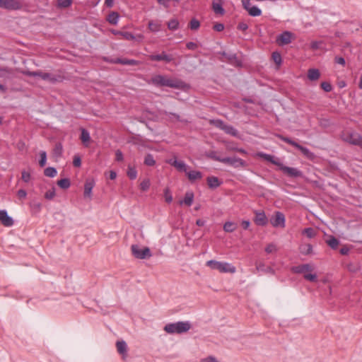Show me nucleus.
I'll list each match as a JSON object with an SVG mask.
<instances>
[{"label": "nucleus", "instance_id": "f257e3e1", "mask_svg": "<svg viewBox=\"0 0 362 362\" xmlns=\"http://www.w3.org/2000/svg\"><path fill=\"white\" fill-rule=\"evenodd\" d=\"M257 156L278 166L280 170H281L284 174L290 177H300L303 176L302 171L296 168L287 167L284 165L280 161L279 158H275L274 156L265 153L264 152H258Z\"/></svg>", "mask_w": 362, "mask_h": 362}, {"label": "nucleus", "instance_id": "f03ea898", "mask_svg": "<svg viewBox=\"0 0 362 362\" xmlns=\"http://www.w3.org/2000/svg\"><path fill=\"white\" fill-rule=\"evenodd\" d=\"M149 83L158 87L166 86L178 89L183 88L185 86V83L182 81L169 78L161 74H158L153 76L151 78Z\"/></svg>", "mask_w": 362, "mask_h": 362}, {"label": "nucleus", "instance_id": "7ed1b4c3", "mask_svg": "<svg viewBox=\"0 0 362 362\" xmlns=\"http://www.w3.org/2000/svg\"><path fill=\"white\" fill-rule=\"evenodd\" d=\"M206 265L212 269L218 270L221 273L234 274L236 272L235 266L226 262H218L211 259L207 261Z\"/></svg>", "mask_w": 362, "mask_h": 362}, {"label": "nucleus", "instance_id": "20e7f679", "mask_svg": "<svg viewBox=\"0 0 362 362\" xmlns=\"http://www.w3.org/2000/svg\"><path fill=\"white\" fill-rule=\"evenodd\" d=\"M189 329L190 324L188 322L170 323L164 327V330L169 334H182L187 332Z\"/></svg>", "mask_w": 362, "mask_h": 362}, {"label": "nucleus", "instance_id": "39448f33", "mask_svg": "<svg viewBox=\"0 0 362 362\" xmlns=\"http://www.w3.org/2000/svg\"><path fill=\"white\" fill-rule=\"evenodd\" d=\"M23 74L28 76H39L44 81H47L52 83L61 81L62 77L59 75H54L49 73L42 72L41 71H23Z\"/></svg>", "mask_w": 362, "mask_h": 362}, {"label": "nucleus", "instance_id": "423d86ee", "mask_svg": "<svg viewBox=\"0 0 362 362\" xmlns=\"http://www.w3.org/2000/svg\"><path fill=\"white\" fill-rule=\"evenodd\" d=\"M342 139L354 146H358L362 148V136L354 131H347L342 134Z\"/></svg>", "mask_w": 362, "mask_h": 362}, {"label": "nucleus", "instance_id": "0eeeda50", "mask_svg": "<svg viewBox=\"0 0 362 362\" xmlns=\"http://www.w3.org/2000/svg\"><path fill=\"white\" fill-rule=\"evenodd\" d=\"M131 250L134 257L137 259H144L152 256L151 250L148 247L141 248L138 245H132Z\"/></svg>", "mask_w": 362, "mask_h": 362}, {"label": "nucleus", "instance_id": "6e6552de", "mask_svg": "<svg viewBox=\"0 0 362 362\" xmlns=\"http://www.w3.org/2000/svg\"><path fill=\"white\" fill-rule=\"evenodd\" d=\"M23 5V0H2L1 8L10 11H17L21 10Z\"/></svg>", "mask_w": 362, "mask_h": 362}, {"label": "nucleus", "instance_id": "1a4fd4ad", "mask_svg": "<svg viewBox=\"0 0 362 362\" xmlns=\"http://www.w3.org/2000/svg\"><path fill=\"white\" fill-rule=\"evenodd\" d=\"M271 224L274 227H285V216L280 211H276L274 216L270 219Z\"/></svg>", "mask_w": 362, "mask_h": 362}, {"label": "nucleus", "instance_id": "9d476101", "mask_svg": "<svg viewBox=\"0 0 362 362\" xmlns=\"http://www.w3.org/2000/svg\"><path fill=\"white\" fill-rule=\"evenodd\" d=\"M148 59L153 62H165L170 63L173 60L172 54H167L165 52H162L158 54H151L148 57Z\"/></svg>", "mask_w": 362, "mask_h": 362}, {"label": "nucleus", "instance_id": "9b49d317", "mask_svg": "<svg viewBox=\"0 0 362 362\" xmlns=\"http://www.w3.org/2000/svg\"><path fill=\"white\" fill-rule=\"evenodd\" d=\"M222 163L230 165L234 168L245 167L246 165L245 160L235 156L224 157Z\"/></svg>", "mask_w": 362, "mask_h": 362}, {"label": "nucleus", "instance_id": "f8f14e48", "mask_svg": "<svg viewBox=\"0 0 362 362\" xmlns=\"http://www.w3.org/2000/svg\"><path fill=\"white\" fill-rule=\"evenodd\" d=\"M243 8L248 12L251 16H259L262 11L255 6H251L249 0H242Z\"/></svg>", "mask_w": 362, "mask_h": 362}, {"label": "nucleus", "instance_id": "ddd939ff", "mask_svg": "<svg viewBox=\"0 0 362 362\" xmlns=\"http://www.w3.org/2000/svg\"><path fill=\"white\" fill-rule=\"evenodd\" d=\"M254 222L257 226H264L268 223V218L264 211H255Z\"/></svg>", "mask_w": 362, "mask_h": 362}, {"label": "nucleus", "instance_id": "4468645a", "mask_svg": "<svg viewBox=\"0 0 362 362\" xmlns=\"http://www.w3.org/2000/svg\"><path fill=\"white\" fill-rule=\"evenodd\" d=\"M292 34L289 31H284L281 34L277 36L276 43L279 45H286L291 42Z\"/></svg>", "mask_w": 362, "mask_h": 362}, {"label": "nucleus", "instance_id": "2eb2a0df", "mask_svg": "<svg viewBox=\"0 0 362 362\" xmlns=\"http://www.w3.org/2000/svg\"><path fill=\"white\" fill-rule=\"evenodd\" d=\"M167 162L180 172L187 173V165L182 160H177L176 158H174L169 159Z\"/></svg>", "mask_w": 362, "mask_h": 362}, {"label": "nucleus", "instance_id": "dca6fc26", "mask_svg": "<svg viewBox=\"0 0 362 362\" xmlns=\"http://www.w3.org/2000/svg\"><path fill=\"white\" fill-rule=\"evenodd\" d=\"M0 222L6 227H10L13 225L12 218L8 215L6 210H0Z\"/></svg>", "mask_w": 362, "mask_h": 362}, {"label": "nucleus", "instance_id": "f3484780", "mask_svg": "<svg viewBox=\"0 0 362 362\" xmlns=\"http://www.w3.org/2000/svg\"><path fill=\"white\" fill-rule=\"evenodd\" d=\"M313 267L309 264H304L291 268V271L296 274H308L307 272L312 271Z\"/></svg>", "mask_w": 362, "mask_h": 362}, {"label": "nucleus", "instance_id": "a211bd4d", "mask_svg": "<svg viewBox=\"0 0 362 362\" xmlns=\"http://www.w3.org/2000/svg\"><path fill=\"white\" fill-rule=\"evenodd\" d=\"M95 186V182L93 180H86L84 185V197L90 198L92 195V189Z\"/></svg>", "mask_w": 362, "mask_h": 362}, {"label": "nucleus", "instance_id": "6ab92c4d", "mask_svg": "<svg viewBox=\"0 0 362 362\" xmlns=\"http://www.w3.org/2000/svg\"><path fill=\"white\" fill-rule=\"evenodd\" d=\"M300 252L304 255H309L313 253V246L310 243H303L299 247Z\"/></svg>", "mask_w": 362, "mask_h": 362}, {"label": "nucleus", "instance_id": "aec40b11", "mask_svg": "<svg viewBox=\"0 0 362 362\" xmlns=\"http://www.w3.org/2000/svg\"><path fill=\"white\" fill-rule=\"evenodd\" d=\"M186 174L190 182H194L197 180H201L202 178V173L200 171H187Z\"/></svg>", "mask_w": 362, "mask_h": 362}, {"label": "nucleus", "instance_id": "412c9836", "mask_svg": "<svg viewBox=\"0 0 362 362\" xmlns=\"http://www.w3.org/2000/svg\"><path fill=\"white\" fill-rule=\"evenodd\" d=\"M221 182L217 177L210 176L207 177V184L211 189H215L221 185Z\"/></svg>", "mask_w": 362, "mask_h": 362}, {"label": "nucleus", "instance_id": "4be33fe9", "mask_svg": "<svg viewBox=\"0 0 362 362\" xmlns=\"http://www.w3.org/2000/svg\"><path fill=\"white\" fill-rule=\"evenodd\" d=\"M116 347H117V352L119 354H122L123 356L127 354V345L124 341H123V340L117 341L116 343Z\"/></svg>", "mask_w": 362, "mask_h": 362}, {"label": "nucleus", "instance_id": "5701e85b", "mask_svg": "<svg viewBox=\"0 0 362 362\" xmlns=\"http://www.w3.org/2000/svg\"><path fill=\"white\" fill-rule=\"evenodd\" d=\"M194 197V193L192 192H187L185 194L184 199L182 201H180V204H184L189 206L192 204Z\"/></svg>", "mask_w": 362, "mask_h": 362}, {"label": "nucleus", "instance_id": "b1692460", "mask_svg": "<svg viewBox=\"0 0 362 362\" xmlns=\"http://www.w3.org/2000/svg\"><path fill=\"white\" fill-rule=\"evenodd\" d=\"M256 270L257 272H262L264 273H271L274 274V269L270 267H266V265L262 262H256Z\"/></svg>", "mask_w": 362, "mask_h": 362}, {"label": "nucleus", "instance_id": "393cba45", "mask_svg": "<svg viewBox=\"0 0 362 362\" xmlns=\"http://www.w3.org/2000/svg\"><path fill=\"white\" fill-rule=\"evenodd\" d=\"M148 29L152 33H158L161 29V24L158 21H150L148 24Z\"/></svg>", "mask_w": 362, "mask_h": 362}, {"label": "nucleus", "instance_id": "a878e982", "mask_svg": "<svg viewBox=\"0 0 362 362\" xmlns=\"http://www.w3.org/2000/svg\"><path fill=\"white\" fill-rule=\"evenodd\" d=\"M296 148L300 150L301 153L308 158L313 159L315 158V155L312 153L308 148L304 147L300 144H298Z\"/></svg>", "mask_w": 362, "mask_h": 362}, {"label": "nucleus", "instance_id": "bb28decb", "mask_svg": "<svg viewBox=\"0 0 362 362\" xmlns=\"http://www.w3.org/2000/svg\"><path fill=\"white\" fill-rule=\"evenodd\" d=\"M320 76V73L317 69H310L308 71V78L310 81H316Z\"/></svg>", "mask_w": 362, "mask_h": 362}, {"label": "nucleus", "instance_id": "cd10ccee", "mask_svg": "<svg viewBox=\"0 0 362 362\" xmlns=\"http://www.w3.org/2000/svg\"><path fill=\"white\" fill-rule=\"evenodd\" d=\"M119 18L118 13L112 11L107 18V21L112 25H117Z\"/></svg>", "mask_w": 362, "mask_h": 362}, {"label": "nucleus", "instance_id": "c85d7f7f", "mask_svg": "<svg viewBox=\"0 0 362 362\" xmlns=\"http://www.w3.org/2000/svg\"><path fill=\"white\" fill-rule=\"evenodd\" d=\"M326 243L332 248V249H337L339 241L338 239H337L334 236L330 235L329 238L326 240Z\"/></svg>", "mask_w": 362, "mask_h": 362}, {"label": "nucleus", "instance_id": "c756f323", "mask_svg": "<svg viewBox=\"0 0 362 362\" xmlns=\"http://www.w3.org/2000/svg\"><path fill=\"white\" fill-rule=\"evenodd\" d=\"M116 62H119L120 64L123 65H129V66H136L139 64V62L134 59H118Z\"/></svg>", "mask_w": 362, "mask_h": 362}, {"label": "nucleus", "instance_id": "7c9ffc66", "mask_svg": "<svg viewBox=\"0 0 362 362\" xmlns=\"http://www.w3.org/2000/svg\"><path fill=\"white\" fill-rule=\"evenodd\" d=\"M225 133L227 134H230L233 136H238V132L236 129H235L233 126L227 124L224 127L223 130Z\"/></svg>", "mask_w": 362, "mask_h": 362}, {"label": "nucleus", "instance_id": "2f4dec72", "mask_svg": "<svg viewBox=\"0 0 362 362\" xmlns=\"http://www.w3.org/2000/svg\"><path fill=\"white\" fill-rule=\"evenodd\" d=\"M272 58L274 62L276 64L277 69L279 68L282 63V57L279 52H274L272 54Z\"/></svg>", "mask_w": 362, "mask_h": 362}, {"label": "nucleus", "instance_id": "473e14b6", "mask_svg": "<svg viewBox=\"0 0 362 362\" xmlns=\"http://www.w3.org/2000/svg\"><path fill=\"white\" fill-rule=\"evenodd\" d=\"M236 224L231 221H227L223 225V230L227 233H232L235 230Z\"/></svg>", "mask_w": 362, "mask_h": 362}, {"label": "nucleus", "instance_id": "72a5a7b5", "mask_svg": "<svg viewBox=\"0 0 362 362\" xmlns=\"http://www.w3.org/2000/svg\"><path fill=\"white\" fill-rule=\"evenodd\" d=\"M164 115L168 117L170 120H172V118L173 117L176 121L181 122H187V120L181 119L180 116L177 114L173 113V112H164Z\"/></svg>", "mask_w": 362, "mask_h": 362}, {"label": "nucleus", "instance_id": "f704fd0d", "mask_svg": "<svg viewBox=\"0 0 362 362\" xmlns=\"http://www.w3.org/2000/svg\"><path fill=\"white\" fill-rule=\"evenodd\" d=\"M57 170L53 167H48L45 169L44 174L48 177H54L57 175Z\"/></svg>", "mask_w": 362, "mask_h": 362}, {"label": "nucleus", "instance_id": "c9c22d12", "mask_svg": "<svg viewBox=\"0 0 362 362\" xmlns=\"http://www.w3.org/2000/svg\"><path fill=\"white\" fill-rule=\"evenodd\" d=\"M144 164L148 166H153L156 164V160L151 153H148L145 156Z\"/></svg>", "mask_w": 362, "mask_h": 362}, {"label": "nucleus", "instance_id": "e433bc0d", "mask_svg": "<svg viewBox=\"0 0 362 362\" xmlns=\"http://www.w3.org/2000/svg\"><path fill=\"white\" fill-rule=\"evenodd\" d=\"M81 139L83 144L88 142L90 139L89 132L85 129H81Z\"/></svg>", "mask_w": 362, "mask_h": 362}, {"label": "nucleus", "instance_id": "4c0bfd02", "mask_svg": "<svg viewBox=\"0 0 362 362\" xmlns=\"http://www.w3.org/2000/svg\"><path fill=\"white\" fill-rule=\"evenodd\" d=\"M302 233L303 235H305L309 238H314L316 235V232H315V229H313V228H305L303 230Z\"/></svg>", "mask_w": 362, "mask_h": 362}, {"label": "nucleus", "instance_id": "58836bf2", "mask_svg": "<svg viewBox=\"0 0 362 362\" xmlns=\"http://www.w3.org/2000/svg\"><path fill=\"white\" fill-rule=\"evenodd\" d=\"M57 185L62 189H67L70 186V181L68 178H63L57 182Z\"/></svg>", "mask_w": 362, "mask_h": 362}, {"label": "nucleus", "instance_id": "ea45409f", "mask_svg": "<svg viewBox=\"0 0 362 362\" xmlns=\"http://www.w3.org/2000/svg\"><path fill=\"white\" fill-rule=\"evenodd\" d=\"M189 27L192 30H197L200 27V23L196 18H192L189 23Z\"/></svg>", "mask_w": 362, "mask_h": 362}, {"label": "nucleus", "instance_id": "a19ab883", "mask_svg": "<svg viewBox=\"0 0 362 362\" xmlns=\"http://www.w3.org/2000/svg\"><path fill=\"white\" fill-rule=\"evenodd\" d=\"M127 173L128 177L131 180H134L137 177V171L134 168L129 166Z\"/></svg>", "mask_w": 362, "mask_h": 362}, {"label": "nucleus", "instance_id": "79ce46f5", "mask_svg": "<svg viewBox=\"0 0 362 362\" xmlns=\"http://www.w3.org/2000/svg\"><path fill=\"white\" fill-rule=\"evenodd\" d=\"M179 22L176 19H172L168 23V27L171 30H175L178 28Z\"/></svg>", "mask_w": 362, "mask_h": 362}, {"label": "nucleus", "instance_id": "37998d69", "mask_svg": "<svg viewBox=\"0 0 362 362\" xmlns=\"http://www.w3.org/2000/svg\"><path fill=\"white\" fill-rule=\"evenodd\" d=\"M151 185V182L149 179H144L141 183H140V189L142 191H147Z\"/></svg>", "mask_w": 362, "mask_h": 362}, {"label": "nucleus", "instance_id": "c03bdc74", "mask_svg": "<svg viewBox=\"0 0 362 362\" xmlns=\"http://www.w3.org/2000/svg\"><path fill=\"white\" fill-rule=\"evenodd\" d=\"M71 3L72 0H57V6L60 8H68Z\"/></svg>", "mask_w": 362, "mask_h": 362}, {"label": "nucleus", "instance_id": "a18cd8bd", "mask_svg": "<svg viewBox=\"0 0 362 362\" xmlns=\"http://www.w3.org/2000/svg\"><path fill=\"white\" fill-rule=\"evenodd\" d=\"M279 138L281 140L284 141V142H286V143H287V144H290V145H291V146H294L296 148L297 147V146L298 144L297 142H296L295 141L292 140L291 139H290L288 137H286V136L279 135Z\"/></svg>", "mask_w": 362, "mask_h": 362}, {"label": "nucleus", "instance_id": "49530a36", "mask_svg": "<svg viewBox=\"0 0 362 362\" xmlns=\"http://www.w3.org/2000/svg\"><path fill=\"white\" fill-rule=\"evenodd\" d=\"M211 123L213 124L215 127L217 128L223 130L224 127L226 125V123L223 122V121L221 119H214L211 121Z\"/></svg>", "mask_w": 362, "mask_h": 362}, {"label": "nucleus", "instance_id": "de8ad7c7", "mask_svg": "<svg viewBox=\"0 0 362 362\" xmlns=\"http://www.w3.org/2000/svg\"><path fill=\"white\" fill-rule=\"evenodd\" d=\"M40 159L39 160V165L40 167H44L47 161V153L44 151L40 153Z\"/></svg>", "mask_w": 362, "mask_h": 362}, {"label": "nucleus", "instance_id": "09e8293b", "mask_svg": "<svg viewBox=\"0 0 362 362\" xmlns=\"http://www.w3.org/2000/svg\"><path fill=\"white\" fill-rule=\"evenodd\" d=\"M30 207L33 211L38 213L41 210L42 204L38 202H33L30 204Z\"/></svg>", "mask_w": 362, "mask_h": 362}, {"label": "nucleus", "instance_id": "8fccbe9b", "mask_svg": "<svg viewBox=\"0 0 362 362\" xmlns=\"http://www.w3.org/2000/svg\"><path fill=\"white\" fill-rule=\"evenodd\" d=\"M208 156L214 160L218 161L223 163V158L217 156V153L216 151H211L209 153Z\"/></svg>", "mask_w": 362, "mask_h": 362}, {"label": "nucleus", "instance_id": "3c124183", "mask_svg": "<svg viewBox=\"0 0 362 362\" xmlns=\"http://www.w3.org/2000/svg\"><path fill=\"white\" fill-rule=\"evenodd\" d=\"M213 9L214 12L217 14L222 15L224 13V9L223 8L222 6L220 4H214Z\"/></svg>", "mask_w": 362, "mask_h": 362}, {"label": "nucleus", "instance_id": "603ef678", "mask_svg": "<svg viewBox=\"0 0 362 362\" xmlns=\"http://www.w3.org/2000/svg\"><path fill=\"white\" fill-rule=\"evenodd\" d=\"M63 152L62 145L58 143L55 145L54 148V153L55 156H61Z\"/></svg>", "mask_w": 362, "mask_h": 362}, {"label": "nucleus", "instance_id": "864d4df0", "mask_svg": "<svg viewBox=\"0 0 362 362\" xmlns=\"http://www.w3.org/2000/svg\"><path fill=\"white\" fill-rule=\"evenodd\" d=\"M276 246L274 243H270L265 247V252L268 254L276 252Z\"/></svg>", "mask_w": 362, "mask_h": 362}, {"label": "nucleus", "instance_id": "5fc2aeb1", "mask_svg": "<svg viewBox=\"0 0 362 362\" xmlns=\"http://www.w3.org/2000/svg\"><path fill=\"white\" fill-rule=\"evenodd\" d=\"M119 34L127 40H134L135 39V36L130 32H120Z\"/></svg>", "mask_w": 362, "mask_h": 362}, {"label": "nucleus", "instance_id": "6e6d98bb", "mask_svg": "<svg viewBox=\"0 0 362 362\" xmlns=\"http://www.w3.org/2000/svg\"><path fill=\"white\" fill-rule=\"evenodd\" d=\"M55 197V189L53 187L52 189L48 190L45 194V198L48 200H52Z\"/></svg>", "mask_w": 362, "mask_h": 362}, {"label": "nucleus", "instance_id": "4d7b16f0", "mask_svg": "<svg viewBox=\"0 0 362 362\" xmlns=\"http://www.w3.org/2000/svg\"><path fill=\"white\" fill-rule=\"evenodd\" d=\"M303 277L305 279L309 281H311V282H315L317 281V275L315 274H305L303 275Z\"/></svg>", "mask_w": 362, "mask_h": 362}, {"label": "nucleus", "instance_id": "13d9d810", "mask_svg": "<svg viewBox=\"0 0 362 362\" xmlns=\"http://www.w3.org/2000/svg\"><path fill=\"white\" fill-rule=\"evenodd\" d=\"M11 69L8 67L0 68V77H6L7 74H11Z\"/></svg>", "mask_w": 362, "mask_h": 362}, {"label": "nucleus", "instance_id": "bf43d9fd", "mask_svg": "<svg viewBox=\"0 0 362 362\" xmlns=\"http://www.w3.org/2000/svg\"><path fill=\"white\" fill-rule=\"evenodd\" d=\"M321 88L325 91V92H330L332 90V85L327 81H324L321 83Z\"/></svg>", "mask_w": 362, "mask_h": 362}, {"label": "nucleus", "instance_id": "052dcab7", "mask_svg": "<svg viewBox=\"0 0 362 362\" xmlns=\"http://www.w3.org/2000/svg\"><path fill=\"white\" fill-rule=\"evenodd\" d=\"M21 178L22 180L25 182H28L30 180V174L28 172H26L25 170L22 171L21 173Z\"/></svg>", "mask_w": 362, "mask_h": 362}, {"label": "nucleus", "instance_id": "680f3d73", "mask_svg": "<svg viewBox=\"0 0 362 362\" xmlns=\"http://www.w3.org/2000/svg\"><path fill=\"white\" fill-rule=\"evenodd\" d=\"M73 165L77 168L81 165V159L78 156H75L74 157Z\"/></svg>", "mask_w": 362, "mask_h": 362}, {"label": "nucleus", "instance_id": "e2e57ef3", "mask_svg": "<svg viewBox=\"0 0 362 362\" xmlns=\"http://www.w3.org/2000/svg\"><path fill=\"white\" fill-rule=\"evenodd\" d=\"M237 28L242 31H245L248 28V25L245 22H240L238 25Z\"/></svg>", "mask_w": 362, "mask_h": 362}, {"label": "nucleus", "instance_id": "0e129e2a", "mask_svg": "<svg viewBox=\"0 0 362 362\" xmlns=\"http://www.w3.org/2000/svg\"><path fill=\"white\" fill-rule=\"evenodd\" d=\"M115 159L117 161H122L124 159L123 153L120 150H117L115 152Z\"/></svg>", "mask_w": 362, "mask_h": 362}, {"label": "nucleus", "instance_id": "69168bd1", "mask_svg": "<svg viewBox=\"0 0 362 362\" xmlns=\"http://www.w3.org/2000/svg\"><path fill=\"white\" fill-rule=\"evenodd\" d=\"M200 362H218V361L214 356H210L202 359Z\"/></svg>", "mask_w": 362, "mask_h": 362}, {"label": "nucleus", "instance_id": "338daca9", "mask_svg": "<svg viewBox=\"0 0 362 362\" xmlns=\"http://www.w3.org/2000/svg\"><path fill=\"white\" fill-rule=\"evenodd\" d=\"M186 47L190 50H194L197 48V45L193 42H189L186 44Z\"/></svg>", "mask_w": 362, "mask_h": 362}, {"label": "nucleus", "instance_id": "774afa93", "mask_svg": "<svg viewBox=\"0 0 362 362\" xmlns=\"http://www.w3.org/2000/svg\"><path fill=\"white\" fill-rule=\"evenodd\" d=\"M334 61L337 64H341V66H345V59L342 57H336Z\"/></svg>", "mask_w": 362, "mask_h": 362}]
</instances>
